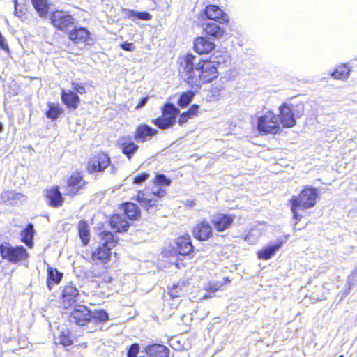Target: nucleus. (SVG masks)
Here are the masks:
<instances>
[{"label": "nucleus", "mask_w": 357, "mask_h": 357, "mask_svg": "<svg viewBox=\"0 0 357 357\" xmlns=\"http://www.w3.org/2000/svg\"><path fill=\"white\" fill-rule=\"evenodd\" d=\"M214 61L203 60L187 54L181 59V77L192 86H199L203 84L210 82L218 76L217 63Z\"/></svg>", "instance_id": "nucleus-1"}, {"label": "nucleus", "mask_w": 357, "mask_h": 357, "mask_svg": "<svg viewBox=\"0 0 357 357\" xmlns=\"http://www.w3.org/2000/svg\"><path fill=\"white\" fill-rule=\"evenodd\" d=\"M317 198V190L314 188H305L297 197H293L289 202L291 210L294 214V219L300 220L301 215L298 213V209H309L316 204Z\"/></svg>", "instance_id": "nucleus-2"}, {"label": "nucleus", "mask_w": 357, "mask_h": 357, "mask_svg": "<svg viewBox=\"0 0 357 357\" xmlns=\"http://www.w3.org/2000/svg\"><path fill=\"white\" fill-rule=\"evenodd\" d=\"M98 237L102 245L99 246L92 253L91 258L93 261L100 260L103 261L109 259L112 248L116 245L117 238H115L112 232L107 231H101Z\"/></svg>", "instance_id": "nucleus-3"}, {"label": "nucleus", "mask_w": 357, "mask_h": 357, "mask_svg": "<svg viewBox=\"0 0 357 357\" xmlns=\"http://www.w3.org/2000/svg\"><path fill=\"white\" fill-rule=\"evenodd\" d=\"M257 128L261 133L275 134L280 130L278 117L272 112L268 111L257 117Z\"/></svg>", "instance_id": "nucleus-4"}, {"label": "nucleus", "mask_w": 357, "mask_h": 357, "mask_svg": "<svg viewBox=\"0 0 357 357\" xmlns=\"http://www.w3.org/2000/svg\"><path fill=\"white\" fill-rule=\"evenodd\" d=\"M178 114V108L173 104L167 103L162 108V116L153 120V123L160 129H167L175 124Z\"/></svg>", "instance_id": "nucleus-5"}, {"label": "nucleus", "mask_w": 357, "mask_h": 357, "mask_svg": "<svg viewBox=\"0 0 357 357\" xmlns=\"http://www.w3.org/2000/svg\"><path fill=\"white\" fill-rule=\"evenodd\" d=\"M0 252L3 259L13 263L23 260L28 257V253L24 247H13L7 243L1 245Z\"/></svg>", "instance_id": "nucleus-6"}, {"label": "nucleus", "mask_w": 357, "mask_h": 357, "mask_svg": "<svg viewBox=\"0 0 357 357\" xmlns=\"http://www.w3.org/2000/svg\"><path fill=\"white\" fill-rule=\"evenodd\" d=\"M50 19L52 25L63 31H68L74 27L75 23L72 15L62 10L54 11Z\"/></svg>", "instance_id": "nucleus-7"}, {"label": "nucleus", "mask_w": 357, "mask_h": 357, "mask_svg": "<svg viewBox=\"0 0 357 357\" xmlns=\"http://www.w3.org/2000/svg\"><path fill=\"white\" fill-rule=\"evenodd\" d=\"M166 195V190L163 188H159L156 190H153L152 192L148 193L145 191H139L137 194V201L142 206L147 209L156 204L157 199L155 197L162 198Z\"/></svg>", "instance_id": "nucleus-8"}, {"label": "nucleus", "mask_w": 357, "mask_h": 357, "mask_svg": "<svg viewBox=\"0 0 357 357\" xmlns=\"http://www.w3.org/2000/svg\"><path fill=\"white\" fill-rule=\"evenodd\" d=\"M91 312L86 306L81 305L75 306L70 315V321L79 326L91 321Z\"/></svg>", "instance_id": "nucleus-9"}, {"label": "nucleus", "mask_w": 357, "mask_h": 357, "mask_svg": "<svg viewBox=\"0 0 357 357\" xmlns=\"http://www.w3.org/2000/svg\"><path fill=\"white\" fill-rule=\"evenodd\" d=\"M110 163V158L105 153H98L92 158L88 164V170L89 172H102Z\"/></svg>", "instance_id": "nucleus-10"}, {"label": "nucleus", "mask_w": 357, "mask_h": 357, "mask_svg": "<svg viewBox=\"0 0 357 357\" xmlns=\"http://www.w3.org/2000/svg\"><path fill=\"white\" fill-rule=\"evenodd\" d=\"M280 124L284 127L291 128L295 126L296 120L292 109L287 104H282L280 108Z\"/></svg>", "instance_id": "nucleus-11"}, {"label": "nucleus", "mask_w": 357, "mask_h": 357, "mask_svg": "<svg viewBox=\"0 0 357 357\" xmlns=\"http://www.w3.org/2000/svg\"><path fill=\"white\" fill-rule=\"evenodd\" d=\"M157 133V130L153 129L146 124H142L137 126L135 132L134 139L138 143L144 142L146 140L150 139Z\"/></svg>", "instance_id": "nucleus-12"}, {"label": "nucleus", "mask_w": 357, "mask_h": 357, "mask_svg": "<svg viewBox=\"0 0 357 357\" xmlns=\"http://www.w3.org/2000/svg\"><path fill=\"white\" fill-rule=\"evenodd\" d=\"M193 235L199 240H207L212 235V228L209 223L204 220L197 223L193 229Z\"/></svg>", "instance_id": "nucleus-13"}, {"label": "nucleus", "mask_w": 357, "mask_h": 357, "mask_svg": "<svg viewBox=\"0 0 357 357\" xmlns=\"http://www.w3.org/2000/svg\"><path fill=\"white\" fill-rule=\"evenodd\" d=\"M85 184V181L79 173L73 174L68 180L67 195L72 196L76 195Z\"/></svg>", "instance_id": "nucleus-14"}, {"label": "nucleus", "mask_w": 357, "mask_h": 357, "mask_svg": "<svg viewBox=\"0 0 357 357\" xmlns=\"http://www.w3.org/2000/svg\"><path fill=\"white\" fill-rule=\"evenodd\" d=\"M284 243V241L282 239H278L274 243H271L257 252L258 258L264 260L271 259Z\"/></svg>", "instance_id": "nucleus-15"}, {"label": "nucleus", "mask_w": 357, "mask_h": 357, "mask_svg": "<svg viewBox=\"0 0 357 357\" xmlns=\"http://www.w3.org/2000/svg\"><path fill=\"white\" fill-rule=\"evenodd\" d=\"M174 249L175 252L179 255H189L193 249L190 237L187 236L177 238L174 243Z\"/></svg>", "instance_id": "nucleus-16"}, {"label": "nucleus", "mask_w": 357, "mask_h": 357, "mask_svg": "<svg viewBox=\"0 0 357 357\" xmlns=\"http://www.w3.org/2000/svg\"><path fill=\"white\" fill-rule=\"evenodd\" d=\"M211 222L215 229L222 231L228 229L234 221V218L224 214L214 215L211 218Z\"/></svg>", "instance_id": "nucleus-17"}, {"label": "nucleus", "mask_w": 357, "mask_h": 357, "mask_svg": "<svg viewBox=\"0 0 357 357\" xmlns=\"http://www.w3.org/2000/svg\"><path fill=\"white\" fill-rule=\"evenodd\" d=\"M215 44L204 37H197L194 40V49L199 54H208L215 48Z\"/></svg>", "instance_id": "nucleus-18"}, {"label": "nucleus", "mask_w": 357, "mask_h": 357, "mask_svg": "<svg viewBox=\"0 0 357 357\" xmlns=\"http://www.w3.org/2000/svg\"><path fill=\"white\" fill-rule=\"evenodd\" d=\"M206 17L212 20L219 23H223L228 21V16L217 6L209 5L205 9Z\"/></svg>", "instance_id": "nucleus-19"}, {"label": "nucleus", "mask_w": 357, "mask_h": 357, "mask_svg": "<svg viewBox=\"0 0 357 357\" xmlns=\"http://www.w3.org/2000/svg\"><path fill=\"white\" fill-rule=\"evenodd\" d=\"M90 33L86 28H76L73 29L69 32V38L75 43H85L90 39Z\"/></svg>", "instance_id": "nucleus-20"}, {"label": "nucleus", "mask_w": 357, "mask_h": 357, "mask_svg": "<svg viewBox=\"0 0 357 357\" xmlns=\"http://www.w3.org/2000/svg\"><path fill=\"white\" fill-rule=\"evenodd\" d=\"M145 351L150 357H169V350L162 344L149 345L146 347Z\"/></svg>", "instance_id": "nucleus-21"}, {"label": "nucleus", "mask_w": 357, "mask_h": 357, "mask_svg": "<svg viewBox=\"0 0 357 357\" xmlns=\"http://www.w3.org/2000/svg\"><path fill=\"white\" fill-rule=\"evenodd\" d=\"M46 197L50 205L53 206H61L63 202V198L58 187H52L46 191Z\"/></svg>", "instance_id": "nucleus-22"}, {"label": "nucleus", "mask_w": 357, "mask_h": 357, "mask_svg": "<svg viewBox=\"0 0 357 357\" xmlns=\"http://www.w3.org/2000/svg\"><path fill=\"white\" fill-rule=\"evenodd\" d=\"M1 202L7 204H17L25 200V197L21 193L14 191H6L1 195Z\"/></svg>", "instance_id": "nucleus-23"}, {"label": "nucleus", "mask_w": 357, "mask_h": 357, "mask_svg": "<svg viewBox=\"0 0 357 357\" xmlns=\"http://www.w3.org/2000/svg\"><path fill=\"white\" fill-rule=\"evenodd\" d=\"M202 26L206 35L211 36L215 38H221L225 33L223 28L215 22L204 23L202 24Z\"/></svg>", "instance_id": "nucleus-24"}, {"label": "nucleus", "mask_w": 357, "mask_h": 357, "mask_svg": "<svg viewBox=\"0 0 357 357\" xmlns=\"http://www.w3.org/2000/svg\"><path fill=\"white\" fill-rule=\"evenodd\" d=\"M111 227L118 232L126 231L129 227V223L125 218L120 215H114L110 220Z\"/></svg>", "instance_id": "nucleus-25"}, {"label": "nucleus", "mask_w": 357, "mask_h": 357, "mask_svg": "<svg viewBox=\"0 0 357 357\" xmlns=\"http://www.w3.org/2000/svg\"><path fill=\"white\" fill-rule=\"evenodd\" d=\"M61 99L63 102L69 108L75 109L79 103V96L72 92H66L64 90L62 91Z\"/></svg>", "instance_id": "nucleus-26"}, {"label": "nucleus", "mask_w": 357, "mask_h": 357, "mask_svg": "<svg viewBox=\"0 0 357 357\" xmlns=\"http://www.w3.org/2000/svg\"><path fill=\"white\" fill-rule=\"evenodd\" d=\"M119 144L123 153L126 155L128 159H130L133 156L139 148L137 144H135L133 142H127L125 138L121 139Z\"/></svg>", "instance_id": "nucleus-27"}, {"label": "nucleus", "mask_w": 357, "mask_h": 357, "mask_svg": "<svg viewBox=\"0 0 357 357\" xmlns=\"http://www.w3.org/2000/svg\"><path fill=\"white\" fill-rule=\"evenodd\" d=\"M78 295L79 291L76 287L71 285L66 286L63 291V303L71 305Z\"/></svg>", "instance_id": "nucleus-28"}, {"label": "nucleus", "mask_w": 357, "mask_h": 357, "mask_svg": "<svg viewBox=\"0 0 357 357\" xmlns=\"http://www.w3.org/2000/svg\"><path fill=\"white\" fill-rule=\"evenodd\" d=\"M123 211L127 217L130 220H135L140 215L139 207L133 203L128 202L123 206Z\"/></svg>", "instance_id": "nucleus-29"}, {"label": "nucleus", "mask_w": 357, "mask_h": 357, "mask_svg": "<svg viewBox=\"0 0 357 357\" xmlns=\"http://www.w3.org/2000/svg\"><path fill=\"white\" fill-rule=\"evenodd\" d=\"M32 4L40 17H47L49 6L47 0H31Z\"/></svg>", "instance_id": "nucleus-30"}, {"label": "nucleus", "mask_w": 357, "mask_h": 357, "mask_svg": "<svg viewBox=\"0 0 357 357\" xmlns=\"http://www.w3.org/2000/svg\"><path fill=\"white\" fill-rule=\"evenodd\" d=\"M79 237L84 245H86L90 240V231L87 222L82 220L78 224Z\"/></svg>", "instance_id": "nucleus-31"}, {"label": "nucleus", "mask_w": 357, "mask_h": 357, "mask_svg": "<svg viewBox=\"0 0 357 357\" xmlns=\"http://www.w3.org/2000/svg\"><path fill=\"white\" fill-rule=\"evenodd\" d=\"M33 226L29 224L25 229L22 232V241L29 247H31L33 245Z\"/></svg>", "instance_id": "nucleus-32"}, {"label": "nucleus", "mask_w": 357, "mask_h": 357, "mask_svg": "<svg viewBox=\"0 0 357 357\" xmlns=\"http://www.w3.org/2000/svg\"><path fill=\"white\" fill-rule=\"evenodd\" d=\"M62 273L59 272L56 269H54L52 268H50L48 269V281L47 285L49 289H51V283L53 282L54 284H58L61 281L62 278Z\"/></svg>", "instance_id": "nucleus-33"}, {"label": "nucleus", "mask_w": 357, "mask_h": 357, "mask_svg": "<svg viewBox=\"0 0 357 357\" xmlns=\"http://www.w3.org/2000/svg\"><path fill=\"white\" fill-rule=\"evenodd\" d=\"M126 15L132 21H135L136 19H140L142 20H150L151 19V15L147 12H136L128 10Z\"/></svg>", "instance_id": "nucleus-34"}, {"label": "nucleus", "mask_w": 357, "mask_h": 357, "mask_svg": "<svg viewBox=\"0 0 357 357\" xmlns=\"http://www.w3.org/2000/svg\"><path fill=\"white\" fill-rule=\"evenodd\" d=\"M349 71L350 70L349 68L344 65L342 66H339L335 71L331 74V76L335 79L344 80L348 77Z\"/></svg>", "instance_id": "nucleus-35"}, {"label": "nucleus", "mask_w": 357, "mask_h": 357, "mask_svg": "<svg viewBox=\"0 0 357 357\" xmlns=\"http://www.w3.org/2000/svg\"><path fill=\"white\" fill-rule=\"evenodd\" d=\"M195 93L192 91H188L182 93L178 100V106L181 107H185L188 105L192 100Z\"/></svg>", "instance_id": "nucleus-36"}, {"label": "nucleus", "mask_w": 357, "mask_h": 357, "mask_svg": "<svg viewBox=\"0 0 357 357\" xmlns=\"http://www.w3.org/2000/svg\"><path fill=\"white\" fill-rule=\"evenodd\" d=\"M63 110L59 107L58 105L54 103L49 104V110L46 113L47 118L52 120L56 119L58 116L61 114Z\"/></svg>", "instance_id": "nucleus-37"}, {"label": "nucleus", "mask_w": 357, "mask_h": 357, "mask_svg": "<svg viewBox=\"0 0 357 357\" xmlns=\"http://www.w3.org/2000/svg\"><path fill=\"white\" fill-rule=\"evenodd\" d=\"M261 231L259 228H254L246 236L245 240L251 244H255L261 236Z\"/></svg>", "instance_id": "nucleus-38"}, {"label": "nucleus", "mask_w": 357, "mask_h": 357, "mask_svg": "<svg viewBox=\"0 0 357 357\" xmlns=\"http://www.w3.org/2000/svg\"><path fill=\"white\" fill-rule=\"evenodd\" d=\"M154 183L156 185L169 186L172 181L164 174H157L154 179Z\"/></svg>", "instance_id": "nucleus-39"}, {"label": "nucleus", "mask_w": 357, "mask_h": 357, "mask_svg": "<svg viewBox=\"0 0 357 357\" xmlns=\"http://www.w3.org/2000/svg\"><path fill=\"white\" fill-rule=\"evenodd\" d=\"M59 340L63 346H69L73 343V340L70 337V332L68 330L61 333L59 336Z\"/></svg>", "instance_id": "nucleus-40"}, {"label": "nucleus", "mask_w": 357, "mask_h": 357, "mask_svg": "<svg viewBox=\"0 0 357 357\" xmlns=\"http://www.w3.org/2000/svg\"><path fill=\"white\" fill-rule=\"evenodd\" d=\"M108 319V314L103 310L97 311L92 314L91 321L96 322L99 320L101 322H104Z\"/></svg>", "instance_id": "nucleus-41"}, {"label": "nucleus", "mask_w": 357, "mask_h": 357, "mask_svg": "<svg viewBox=\"0 0 357 357\" xmlns=\"http://www.w3.org/2000/svg\"><path fill=\"white\" fill-rule=\"evenodd\" d=\"M181 289L179 284H175L169 289V294L172 298L178 297L181 295Z\"/></svg>", "instance_id": "nucleus-42"}, {"label": "nucleus", "mask_w": 357, "mask_h": 357, "mask_svg": "<svg viewBox=\"0 0 357 357\" xmlns=\"http://www.w3.org/2000/svg\"><path fill=\"white\" fill-rule=\"evenodd\" d=\"M221 86L219 84H214L211 87V93H213V99H218L220 96Z\"/></svg>", "instance_id": "nucleus-43"}, {"label": "nucleus", "mask_w": 357, "mask_h": 357, "mask_svg": "<svg viewBox=\"0 0 357 357\" xmlns=\"http://www.w3.org/2000/svg\"><path fill=\"white\" fill-rule=\"evenodd\" d=\"M149 175L146 173H143L139 175H137L134 178L133 183L141 184L149 178Z\"/></svg>", "instance_id": "nucleus-44"}, {"label": "nucleus", "mask_w": 357, "mask_h": 357, "mask_svg": "<svg viewBox=\"0 0 357 357\" xmlns=\"http://www.w3.org/2000/svg\"><path fill=\"white\" fill-rule=\"evenodd\" d=\"M139 347L138 344H132L128 351V357H137V354L139 352Z\"/></svg>", "instance_id": "nucleus-45"}, {"label": "nucleus", "mask_w": 357, "mask_h": 357, "mask_svg": "<svg viewBox=\"0 0 357 357\" xmlns=\"http://www.w3.org/2000/svg\"><path fill=\"white\" fill-rule=\"evenodd\" d=\"M192 119L190 114L186 112H183V114H181L179 116V119H178V123L179 125L182 126L183 125L184 123H185L189 119Z\"/></svg>", "instance_id": "nucleus-46"}, {"label": "nucleus", "mask_w": 357, "mask_h": 357, "mask_svg": "<svg viewBox=\"0 0 357 357\" xmlns=\"http://www.w3.org/2000/svg\"><path fill=\"white\" fill-rule=\"evenodd\" d=\"M121 47L126 50L129 52H133L135 50V45L132 43H124L121 45Z\"/></svg>", "instance_id": "nucleus-47"}, {"label": "nucleus", "mask_w": 357, "mask_h": 357, "mask_svg": "<svg viewBox=\"0 0 357 357\" xmlns=\"http://www.w3.org/2000/svg\"><path fill=\"white\" fill-rule=\"evenodd\" d=\"M199 110V106L197 105H193L191 106L190 109L187 112L192 118H194L197 115Z\"/></svg>", "instance_id": "nucleus-48"}, {"label": "nucleus", "mask_w": 357, "mask_h": 357, "mask_svg": "<svg viewBox=\"0 0 357 357\" xmlns=\"http://www.w3.org/2000/svg\"><path fill=\"white\" fill-rule=\"evenodd\" d=\"M73 89L77 93L83 94L85 93V88L79 84L73 83Z\"/></svg>", "instance_id": "nucleus-49"}, {"label": "nucleus", "mask_w": 357, "mask_h": 357, "mask_svg": "<svg viewBox=\"0 0 357 357\" xmlns=\"http://www.w3.org/2000/svg\"><path fill=\"white\" fill-rule=\"evenodd\" d=\"M147 100H148V97L142 98L140 102L136 106V108L137 109H140L142 107H144L146 104Z\"/></svg>", "instance_id": "nucleus-50"}, {"label": "nucleus", "mask_w": 357, "mask_h": 357, "mask_svg": "<svg viewBox=\"0 0 357 357\" xmlns=\"http://www.w3.org/2000/svg\"><path fill=\"white\" fill-rule=\"evenodd\" d=\"M195 204L196 203L194 200H187L185 202V206L188 208H193Z\"/></svg>", "instance_id": "nucleus-51"}, {"label": "nucleus", "mask_w": 357, "mask_h": 357, "mask_svg": "<svg viewBox=\"0 0 357 357\" xmlns=\"http://www.w3.org/2000/svg\"><path fill=\"white\" fill-rule=\"evenodd\" d=\"M312 303H315L316 301H321V298H312Z\"/></svg>", "instance_id": "nucleus-52"}, {"label": "nucleus", "mask_w": 357, "mask_h": 357, "mask_svg": "<svg viewBox=\"0 0 357 357\" xmlns=\"http://www.w3.org/2000/svg\"><path fill=\"white\" fill-rule=\"evenodd\" d=\"M2 129H3V126L1 123H0V132H1Z\"/></svg>", "instance_id": "nucleus-53"}, {"label": "nucleus", "mask_w": 357, "mask_h": 357, "mask_svg": "<svg viewBox=\"0 0 357 357\" xmlns=\"http://www.w3.org/2000/svg\"><path fill=\"white\" fill-rule=\"evenodd\" d=\"M112 174H114L115 173V169L112 167Z\"/></svg>", "instance_id": "nucleus-54"}, {"label": "nucleus", "mask_w": 357, "mask_h": 357, "mask_svg": "<svg viewBox=\"0 0 357 357\" xmlns=\"http://www.w3.org/2000/svg\"><path fill=\"white\" fill-rule=\"evenodd\" d=\"M218 289V287H214V288L213 289V291H215Z\"/></svg>", "instance_id": "nucleus-55"}, {"label": "nucleus", "mask_w": 357, "mask_h": 357, "mask_svg": "<svg viewBox=\"0 0 357 357\" xmlns=\"http://www.w3.org/2000/svg\"><path fill=\"white\" fill-rule=\"evenodd\" d=\"M176 266H177L178 268H180V264H179V263L176 264Z\"/></svg>", "instance_id": "nucleus-56"}, {"label": "nucleus", "mask_w": 357, "mask_h": 357, "mask_svg": "<svg viewBox=\"0 0 357 357\" xmlns=\"http://www.w3.org/2000/svg\"><path fill=\"white\" fill-rule=\"evenodd\" d=\"M339 357H344V356H339Z\"/></svg>", "instance_id": "nucleus-57"}]
</instances>
